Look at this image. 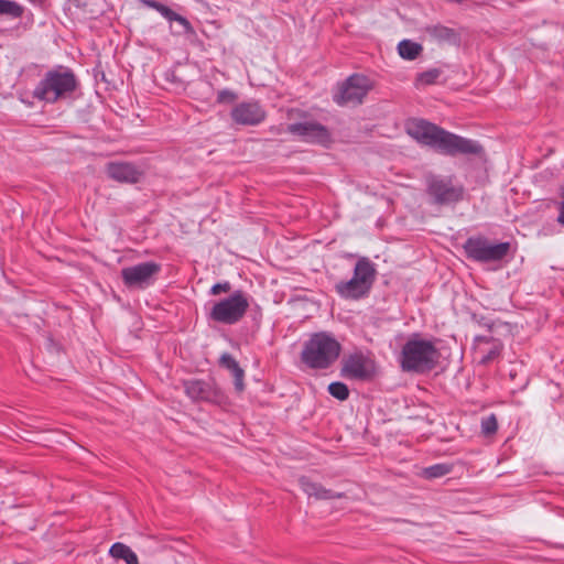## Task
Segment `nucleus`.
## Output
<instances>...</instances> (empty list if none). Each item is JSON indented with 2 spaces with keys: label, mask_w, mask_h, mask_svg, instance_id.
Segmentation results:
<instances>
[{
  "label": "nucleus",
  "mask_w": 564,
  "mask_h": 564,
  "mask_svg": "<svg viewBox=\"0 0 564 564\" xmlns=\"http://www.w3.org/2000/svg\"><path fill=\"white\" fill-rule=\"evenodd\" d=\"M406 133L417 143L446 156H481L484 147L477 140L468 139L445 130L424 119H411L405 124Z\"/></svg>",
  "instance_id": "nucleus-1"
},
{
  "label": "nucleus",
  "mask_w": 564,
  "mask_h": 564,
  "mask_svg": "<svg viewBox=\"0 0 564 564\" xmlns=\"http://www.w3.org/2000/svg\"><path fill=\"white\" fill-rule=\"evenodd\" d=\"M440 358L441 352L432 340L413 334L402 346L398 361L402 371L424 375L436 368Z\"/></svg>",
  "instance_id": "nucleus-2"
},
{
  "label": "nucleus",
  "mask_w": 564,
  "mask_h": 564,
  "mask_svg": "<svg viewBox=\"0 0 564 564\" xmlns=\"http://www.w3.org/2000/svg\"><path fill=\"white\" fill-rule=\"evenodd\" d=\"M341 345L326 332L313 334L303 346L302 362L310 369L329 368L339 357Z\"/></svg>",
  "instance_id": "nucleus-3"
},
{
  "label": "nucleus",
  "mask_w": 564,
  "mask_h": 564,
  "mask_svg": "<svg viewBox=\"0 0 564 564\" xmlns=\"http://www.w3.org/2000/svg\"><path fill=\"white\" fill-rule=\"evenodd\" d=\"M77 87L75 75L70 70H48L33 90V97L46 102L65 98Z\"/></svg>",
  "instance_id": "nucleus-4"
},
{
  "label": "nucleus",
  "mask_w": 564,
  "mask_h": 564,
  "mask_svg": "<svg viewBox=\"0 0 564 564\" xmlns=\"http://www.w3.org/2000/svg\"><path fill=\"white\" fill-rule=\"evenodd\" d=\"M249 306L248 294L242 290H236L228 297L216 302L207 317L224 325H235L243 318Z\"/></svg>",
  "instance_id": "nucleus-5"
},
{
  "label": "nucleus",
  "mask_w": 564,
  "mask_h": 564,
  "mask_svg": "<svg viewBox=\"0 0 564 564\" xmlns=\"http://www.w3.org/2000/svg\"><path fill=\"white\" fill-rule=\"evenodd\" d=\"M463 249L468 259L480 263H490L508 257L511 243L508 241L490 243L486 237L471 236L466 239Z\"/></svg>",
  "instance_id": "nucleus-6"
},
{
  "label": "nucleus",
  "mask_w": 564,
  "mask_h": 564,
  "mask_svg": "<svg viewBox=\"0 0 564 564\" xmlns=\"http://www.w3.org/2000/svg\"><path fill=\"white\" fill-rule=\"evenodd\" d=\"M453 176L430 174L425 178L426 193L436 205L456 204L464 198L465 188L462 184H454Z\"/></svg>",
  "instance_id": "nucleus-7"
},
{
  "label": "nucleus",
  "mask_w": 564,
  "mask_h": 564,
  "mask_svg": "<svg viewBox=\"0 0 564 564\" xmlns=\"http://www.w3.org/2000/svg\"><path fill=\"white\" fill-rule=\"evenodd\" d=\"M186 395L194 402H208L223 404L226 401V394L216 383L214 378L189 379L184 381Z\"/></svg>",
  "instance_id": "nucleus-8"
},
{
  "label": "nucleus",
  "mask_w": 564,
  "mask_h": 564,
  "mask_svg": "<svg viewBox=\"0 0 564 564\" xmlns=\"http://www.w3.org/2000/svg\"><path fill=\"white\" fill-rule=\"evenodd\" d=\"M161 270V265L153 261L141 262L132 267L123 268L121 276L129 289H145L154 282V275Z\"/></svg>",
  "instance_id": "nucleus-9"
},
{
  "label": "nucleus",
  "mask_w": 564,
  "mask_h": 564,
  "mask_svg": "<svg viewBox=\"0 0 564 564\" xmlns=\"http://www.w3.org/2000/svg\"><path fill=\"white\" fill-rule=\"evenodd\" d=\"M369 90L368 79L361 75L349 76L340 86L339 93L334 96V101L339 105H359Z\"/></svg>",
  "instance_id": "nucleus-10"
},
{
  "label": "nucleus",
  "mask_w": 564,
  "mask_h": 564,
  "mask_svg": "<svg viewBox=\"0 0 564 564\" xmlns=\"http://www.w3.org/2000/svg\"><path fill=\"white\" fill-rule=\"evenodd\" d=\"M230 118L238 126L254 127L265 120L267 111L258 100H248L234 106Z\"/></svg>",
  "instance_id": "nucleus-11"
},
{
  "label": "nucleus",
  "mask_w": 564,
  "mask_h": 564,
  "mask_svg": "<svg viewBox=\"0 0 564 564\" xmlns=\"http://www.w3.org/2000/svg\"><path fill=\"white\" fill-rule=\"evenodd\" d=\"M286 131L308 143L327 145L332 140L328 129L315 121L291 123L288 126Z\"/></svg>",
  "instance_id": "nucleus-12"
},
{
  "label": "nucleus",
  "mask_w": 564,
  "mask_h": 564,
  "mask_svg": "<svg viewBox=\"0 0 564 564\" xmlns=\"http://www.w3.org/2000/svg\"><path fill=\"white\" fill-rule=\"evenodd\" d=\"M375 375L371 362L362 354H351L343 359L340 376L349 380L369 381Z\"/></svg>",
  "instance_id": "nucleus-13"
},
{
  "label": "nucleus",
  "mask_w": 564,
  "mask_h": 564,
  "mask_svg": "<svg viewBox=\"0 0 564 564\" xmlns=\"http://www.w3.org/2000/svg\"><path fill=\"white\" fill-rule=\"evenodd\" d=\"M475 355L478 358V364L488 366L496 360L503 349V344L500 339L492 336H476L475 339Z\"/></svg>",
  "instance_id": "nucleus-14"
},
{
  "label": "nucleus",
  "mask_w": 564,
  "mask_h": 564,
  "mask_svg": "<svg viewBox=\"0 0 564 564\" xmlns=\"http://www.w3.org/2000/svg\"><path fill=\"white\" fill-rule=\"evenodd\" d=\"M143 171L133 163L122 161L108 162V176L121 183L134 184L140 181Z\"/></svg>",
  "instance_id": "nucleus-15"
},
{
  "label": "nucleus",
  "mask_w": 564,
  "mask_h": 564,
  "mask_svg": "<svg viewBox=\"0 0 564 564\" xmlns=\"http://www.w3.org/2000/svg\"><path fill=\"white\" fill-rule=\"evenodd\" d=\"M422 32L431 42L440 45L458 46L460 44V33L441 23L427 24Z\"/></svg>",
  "instance_id": "nucleus-16"
},
{
  "label": "nucleus",
  "mask_w": 564,
  "mask_h": 564,
  "mask_svg": "<svg viewBox=\"0 0 564 564\" xmlns=\"http://www.w3.org/2000/svg\"><path fill=\"white\" fill-rule=\"evenodd\" d=\"M299 486L308 498L313 497L316 500H334L344 497L343 492H336L332 489H327L322 484L313 481L307 476H301L299 478Z\"/></svg>",
  "instance_id": "nucleus-17"
},
{
  "label": "nucleus",
  "mask_w": 564,
  "mask_h": 564,
  "mask_svg": "<svg viewBox=\"0 0 564 564\" xmlns=\"http://www.w3.org/2000/svg\"><path fill=\"white\" fill-rule=\"evenodd\" d=\"M336 293L345 300H360L368 296L370 290L354 275L348 281H339L335 284Z\"/></svg>",
  "instance_id": "nucleus-18"
},
{
  "label": "nucleus",
  "mask_w": 564,
  "mask_h": 564,
  "mask_svg": "<svg viewBox=\"0 0 564 564\" xmlns=\"http://www.w3.org/2000/svg\"><path fill=\"white\" fill-rule=\"evenodd\" d=\"M219 366L230 371L234 377V384L237 392L245 390V370L239 366L238 361L229 352H225L219 358Z\"/></svg>",
  "instance_id": "nucleus-19"
},
{
  "label": "nucleus",
  "mask_w": 564,
  "mask_h": 564,
  "mask_svg": "<svg viewBox=\"0 0 564 564\" xmlns=\"http://www.w3.org/2000/svg\"><path fill=\"white\" fill-rule=\"evenodd\" d=\"M377 271L375 264L368 258H360L354 268V276L371 290L376 280Z\"/></svg>",
  "instance_id": "nucleus-20"
},
{
  "label": "nucleus",
  "mask_w": 564,
  "mask_h": 564,
  "mask_svg": "<svg viewBox=\"0 0 564 564\" xmlns=\"http://www.w3.org/2000/svg\"><path fill=\"white\" fill-rule=\"evenodd\" d=\"M108 555L116 562L123 561L126 564H139L137 554L130 546L121 542L113 543L108 550Z\"/></svg>",
  "instance_id": "nucleus-21"
},
{
  "label": "nucleus",
  "mask_w": 564,
  "mask_h": 564,
  "mask_svg": "<svg viewBox=\"0 0 564 564\" xmlns=\"http://www.w3.org/2000/svg\"><path fill=\"white\" fill-rule=\"evenodd\" d=\"M422 51V45L411 40H402L398 44L399 55L406 61L415 59L421 54Z\"/></svg>",
  "instance_id": "nucleus-22"
},
{
  "label": "nucleus",
  "mask_w": 564,
  "mask_h": 564,
  "mask_svg": "<svg viewBox=\"0 0 564 564\" xmlns=\"http://www.w3.org/2000/svg\"><path fill=\"white\" fill-rule=\"evenodd\" d=\"M452 470H453L452 464L438 463V464H434L432 466L423 468L421 471V476L424 479L431 480V479L444 477V476L451 474Z\"/></svg>",
  "instance_id": "nucleus-23"
},
{
  "label": "nucleus",
  "mask_w": 564,
  "mask_h": 564,
  "mask_svg": "<svg viewBox=\"0 0 564 564\" xmlns=\"http://www.w3.org/2000/svg\"><path fill=\"white\" fill-rule=\"evenodd\" d=\"M167 21L176 22L178 24L181 30L176 31V34L186 35L191 42H194V40L197 37V34L193 29L191 22L185 17L176 13L175 11H172L171 18H169Z\"/></svg>",
  "instance_id": "nucleus-24"
},
{
  "label": "nucleus",
  "mask_w": 564,
  "mask_h": 564,
  "mask_svg": "<svg viewBox=\"0 0 564 564\" xmlns=\"http://www.w3.org/2000/svg\"><path fill=\"white\" fill-rule=\"evenodd\" d=\"M23 14V8L15 1L0 0V15L18 19Z\"/></svg>",
  "instance_id": "nucleus-25"
},
{
  "label": "nucleus",
  "mask_w": 564,
  "mask_h": 564,
  "mask_svg": "<svg viewBox=\"0 0 564 564\" xmlns=\"http://www.w3.org/2000/svg\"><path fill=\"white\" fill-rule=\"evenodd\" d=\"M327 391L333 398L339 401H346L349 398V389L347 384L341 381L329 383Z\"/></svg>",
  "instance_id": "nucleus-26"
},
{
  "label": "nucleus",
  "mask_w": 564,
  "mask_h": 564,
  "mask_svg": "<svg viewBox=\"0 0 564 564\" xmlns=\"http://www.w3.org/2000/svg\"><path fill=\"white\" fill-rule=\"evenodd\" d=\"M440 68H430L425 72L419 73L415 79L416 85H432L435 84L441 76Z\"/></svg>",
  "instance_id": "nucleus-27"
},
{
  "label": "nucleus",
  "mask_w": 564,
  "mask_h": 564,
  "mask_svg": "<svg viewBox=\"0 0 564 564\" xmlns=\"http://www.w3.org/2000/svg\"><path fill=\"white\" fill-rule=\"evenodd\" d=\"M140 3L144 7H148V8H151V9H154L155 11H158L163 18H165L166 20H169V18H171V14H172V9H170L169 7H166L165 4L156 1V0H140Z\"/></svg>",
  "instance_id": "nucleus-28"
},
{
  "label": "nucleus",
  "mask_w": 564,
  "mask_h": 564,
  "mask_svg": "<svg viewBox=\"0 0 564 564\" xmlns=\"http://www.w3.org/2000/svg\"><path fill=\"white\" fill-rule=\"evenodd\" d=\"M238 99L237 93L231 89L225 88L217 93L216 101L223 105L234 104Z\"/></svg>",
  "instance_id": "nucleus-29"
},
{
  "label": "nucleus",
  "mask_w": 564,
  "mask_h": 564,
  "mask_svg": "<svg viewBox=\"0 0 564 564\" xmlns=\"http://www.w3.org/2000/svg\"><path fill=\"white\" fill-rule=\"evenodd\" d=\"M498 430V422L494 414H490L487 417H484L481 421V431L486 435H490L496 433Z\"/></svg>",
  "instance_id": "nucleus-30"
},
{
  "label": "nucleus",
  "mask_w": 564,
  "mask_h": 564,
  "mask_svg": "<svg viewBox=\"0 0 564 564\" xmlns=\"http://www.w3.org/2000/svg\"><path fill=\"white\" fill-rule=\"evenodd\" d=\"M256 328H259L262 322V308L260 305L254 304L252 307L249 306L248 312Z\"/></svg>",
  "instance_id": "nucleus-31"
},
{
  "label": "nucleus",
  "mask_w": 564,
  "mask_h": 564,
  "mask_svg": "<svg viewBox=\"0 0 564 564\" xmlns=\"http://www.w3.org/2000/svg\"><path fill=\"white\" fill-rule=\"evenodd\" d=\"M231 290V284L230 282L228 281H225V282H219V283H216L214 284L210 290H209V294L210 295H219L221 293H227Z\"/></svg>",
  "instance_id": "nucleus-32"
},
{
  "label": "nucleus",
  "mask_w": 564,
  "mask_h": 564,
  "mask_svg": "<svg viewBox=\"0 0 564 564\" xmlns=\"http://www.w3.org/2000/svg\"><path fill=\"white\" fill-rule=\"evenodd\" d=\"M473 319L481 327H485L489 330L492 329L494 327V322L491 319H489L488 317L486 316H482V315H477V314H473Z\"/></svg>",
  "instance_id": "nucleus-33"
},
{
  "label": "nucleus",
  "mask_w": 564,
  "mask_h": 564,
  "mask_svg": "<svg viewBox=\"0 0 564 564\" xmlns=\"http://www.w3.org/2000/svg\"><path fill=\"white\" fill-rule=\"evenodd\" d=\"M561 196L562 202L558 204V216H557V223L564 227V185L561 186Z\"/></svg>",
  "instance_id": "nucleus-34"
},
{
  "label": "nucleus",
  "mask_w": 564,
  "mask_h": 564,
  "mask_svg": "<svg viewBox=\"0 0 564 564\" xmlns=\"http://www.w3.org/2000/svg\"><path fill=\"white\" fill-rule=\"evenodd\" d=\"M96 78H100V80L106 82V73L102 68L101 62L99 61L94 68Z\"/></svg>",
  "instance_id": "nucleus-35"
}]
</instances>
